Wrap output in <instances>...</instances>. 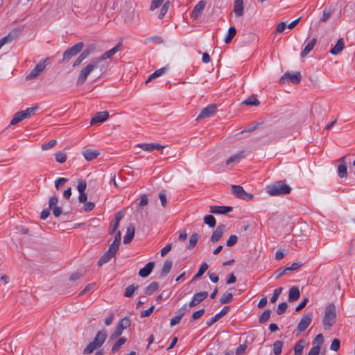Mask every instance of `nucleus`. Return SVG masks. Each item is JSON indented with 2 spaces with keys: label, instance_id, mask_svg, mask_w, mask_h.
<instances>
[{
  "label": "nucleus",
  "instance_id": "obj_46",
  "mask_svg": "<svg viewBox=\"0 0 355 355\" xmlns=\"http://www.w3.org/2000/svg\"><path fill=\"white\" fill-rule=\"evenodd\" d=\"M271 314L270 309L265 310L259 318V322L261 324L265 323L268 320Z\"/></svg>",
  "mask_w": 355,
  "mask_h": 355
},
{
  "label": "nucleus",
  "instance_id": "obj_21",
  "mask_svg": "<svg viewBox=\"0 0 355 355\" xmlns=\"http://www.w3.org/2000/svg\"><path fill=\"white\" fill-rule=\"evenodd\" d=\"M107 338V332L105 330H101L99 331L95 338H94L93 341L95 344L97 345L98 347H101L103 343H105Z\"/></svg>",
  "mask_w": 355,
  "mask_h": 355
},
{
  "label": "nucleus",
  "instance_id": "obj_29",
  "mask_svg": "<svg viewBox=\"0 0 355 355\" xmlns=\"http://www.w3.org/2000/svg\"><path fill=\"white\" fill-rule=\"evenodd\" d=\"M345 46V42L343 38H340L336 45L330 50V53L332 55L339 54Z\"/></svg>",
  "mask_w": 355,
  "mask_h": 355
},
{
  "label": "nucleus",
  "instance_id": "obj_12",
  "mask_svg": "<svg viewBox=\"0 0 355 355\" xmlns=\"http://www.w3.org/2000/svg\"><path fill=\"white\" fill-rule=\"evenodd\" d=\"M217 110V107L214 104H211L207 106L206 107L203 108L198 115L197 120H199L200 119L210 117L213 116Z\"/></svg>",
  "mask_w": 355,
  "mask_h": 355
},
{
  "label": "nucleus",
  "instance_id": "obj_10",
  "mask_svg": "<svg viewBox=\"0 0 355 355\" xmlns=\"http://www.w3.org/2000/svg\"><path fill=\"white\" fill-rule=\"evenodd\" d=\"M301 74L300 72L290 73L286 72L279 80L281 84H284L286 82H291L294 84H297L301 81Z\"/></svg>",
  "mask_w": 355,
  "mask_h": 355
},
{
  "label": "nucleus",
  "instance_id": "obj_20",
  "mask_svg": "<svg viewBox=\"0 0 355 355\" xmlns=\"http://www.w3.org/2000/svg\"><path fill=\"white\" fill-rule=\"evenodd\" d=\"M233 210L232 207L229 206H211L210 212L212 214H225Z\"/></svg>",
  "mask_w": 355,
  "mask_h": 355
},
{
  "label": "nucleus",
  "instance_id": "obj_41",
  "mask_svg": "<svg viewBox=\"0 0 355 355\" xmlns=\"http://www.w3.org/2000/svg\"><path fill=\"white\" fill-rule=\"evenodd\" d=\"M208 267L209 266H208L207 263H203L201 265V266L200 267L198 272L193 277L192 281H195V280L199 279L205 272V271L208 269Z\"/></svg>",
  "mask_w": 355,
  "mask_h": 355
},
{
  "label": "nucleus",
  "instance_id": "obj_16",
  "mask_svg": "<svg viewBox=\"0 0 355 355\" xmlns=\"http://www.w3.org/2000/svg\"><path fill=\"white\" fill-rule=\"evenodd\" d=\"M338 162H340V164L338 166V176L342 178L347 177V164L345 162V156H343L338 159Z\"/></svg>",
  "mask_w": 355,
  "mask_h": 355
},
{
  "label": "nucleus",
  "instance_id": "obj_59",
  "mask_svg": "<svg viewBox=\"0 0 355 355\" xmlns=\"http://www.w3.org/2000/svg\"><path fill=\"white\" fill-rule=\"evenodd\" d=\"M68 181L67 178H60L55 182V187L58 190L62 185H64Z\"/></svg>",
  "mask_w": 355,
  "mask_h": 355
},
{
  "label": "nucleus",
  "instance_id": "obj_37",
  "mask_svg": "<svg viewBox=\"0 0 355 355\" xmlns=\"http://www.w3.org/2000/svg\"><path fill=\"white\" fill-rule=\"evenodd\" d=\"M333 11V9L330 7L324 8L320 21L322 22H326L331 16Z\"/></svg>",
  "mask_w": 355,
  "mask_h": 355
},
{
  "label": "nucleus",
  "instance_id": "obj_1",
  "mask_svg": "<svg viewBox=\"0 0 355 355\" xmlns=\"http://www.w3.org/2000/svg\"><path fill=\"white\" fill-rule=\"evenodd\" d=\"M336 308L334 304L331 303L329 304L326 308L324 311V315L323 317V324L324 328L325 330H330L331 327L336 322Z\"/></svg>",
  "mask_w": 355,
  "mask_h": 355
},
{
  "label": "nucleus",
  "instance_id": "obj_19",
  "mask_svg": "<svg viewBox=\"0 0 355 355\" xmlns=\"http://www.w3.org/2000/svg\"><path fill=\"white\" fill-rule=\"evenodd\" d=\"M119 51H120V46H119V45H116L115 47L106 51L101 56L96 58L95 60L99 64L101 61H103L105 59L111 58L116 53H117Z\"/></svg>",
  "mask_w": 355,
  "mask_h": 355
},
{
  "label": "nucleus",
  "instance_id": "obj_8",
  "mask_svg": "<svg viewBox=\"0 0 355 355\" xmlns=\"http://www.w3.org/2000/svg\"><path fill=\"white\" fill-rule=\"evenodd\" d=\"M232 193L238 198L250 201L253 198V195L248 193L240 185H232Z\"/></svg>",
  "mask_w": 355,
  "mask_h": 355
},
{
  "label": "nucleus",
  "instance_id": "obj_43",
  "mask_svg": "<svg viewBox=\"0 0 355 355\" xmlns=\"http://www.w3.org/2000/svg\"><path fill=\"white\" fill-rule=\"evenodd\" d=\"M283 343L280 340H276L273 344V353L275 355H279L282 353Z\"/></svg>",
  "mask_w": 355,
  "mask_h": 355
},
{
  "label": "nucleus",
  "instance_id": "obj_23",
  "mask_svg": "<svg viewBox=\"0 0 355 355\" xmlns=\"http://www.w3.org/2000/svg\"><path fill=\"white\" fill-rule=\"evenodd\" d=\"M206 6V3L204 1H199L194 7L192 12V17L194 19H198L202 14V10H204Z\"/></svg>",
  "mask_w": 355,
  "mask_h": 355
},
{
  "label": "nucleus",
  "instance_id": "obj_48",
  "mask_svg": "<svg viewBox=\"0 0 355 355\" xmlns=\"http://www.w3.org/2000/svg\"><path fill=\"white\" fill-rule=\"evenodd\" d=\"M121 232L119 231L116 232L114 236V240L112 242V243L110 245V246L114 247L115 249L119 250V248L121 243Z\"/></svg>",
  "mask_w": 355,
  "mask_h": 355
},
{
  "label": "nucleus",
  "instance_id": "obj_60",
  "mask_svg": "<svg viewBox=\"0 0 355 355\" xmlns=\"http://www.w3.org/2000/svg\"><path fill=\"white\" fill-rule=\"evenodd\" d=\"M22 31L21 28H17L13 29L12 31H10L8 34L11 37H12L14 40L17 39L19 35L21 34Z\"/></svg>",
  "mask_w": 355,
  "mask_h": 355
},
{
  "label": "nucleus",
  "instance_id": "obj_14",
  "mask_svg": "<svg viewBox=\"0 0 355 355\" xmlns=\"http://www.w3.org/2000/svg\"><path fill=\"white\" fill-rule=\"evenodd\" d=\"M207 297H208V292H207V291L199 292V293L194 294L191 301L189 304V307L191 308V307L197 306L201 302H202L205 299H206Z\"/></svg>",
  "mask_w": 355,
  "mask_h": 355
},
{
  "label": "nucleus",
  "instance_id": "obj_52",
  "mask_svg": "<svg viewBox=\"0 0 355 355\" xmlns=\"http://www.w3.org/2000/svg\"><path fill=\"white\" fill-rule=\"evenodd\" d=\"M57 144V141L53 139L51 140L47 143L43 144L41 146L42 150H47L54 147Z\"/></svg>",
  "mask_w": 355,
  "mask_h": 355
},
{
  "label": "nucleus",
  "instance_id": "obj_13",
  "mask_svg": "<svg viewBox=\"0 0 355 355\" xmlns=\"http://www.w3.org/2000/svg\"><path fill=\"white\" fill-rule=\"evenodd\" d=\"M312 315L311 313L303 315L297 325V329L299 332L304 331L309 326L312 320Z\"/></svg>",
  "mask_w": 355,
  "mask_h": 355
},
{
  "label": "nucleus",
  "instance_id": "obj_31",
  "mask_svg": "<svg viewBox=\"0 0 355 355\" xmlns=\"http://www.w3.org/2000/svg\"><path fill=\"white\" fill-rule=\"evenodd\" d=\"M167 70V67H164L161 69H159L154 71L146 80V84H148L150 81H151L153 79H155L156 78H158L161 76L162 74H164L166 71Z\"/></svg>",
  "mask_w": 355,
  "mask_h": 355
},
{
  "label": "nucleus",
  "instance_id": "obj_18",
  "mask_svg": "<svg viewBox=\"0 0 355 355\" xmlns=\"http://www.w3.org/2000/svg\"><path fill=\"white\" fill-rule=\"evenodd\" d=\"M109 117V113L106 111L97 112L90 121L91 125L96 123H103Z\"/></svg>",
  "mask_w": 355,
  "mask_h": 355
},
{
  "label": "nucleus",
  "instance_id": "obj_64",
  "mask_svg": "<svg viewBox=\"0 0 355 355\" xmlns=\"http://www.w3.org/2000/svg\"><path fill=\"white\" fill-rule=\"evenodd\" d=\"M95 207V204L94 202H85L84 204V206H83V209L85 211H92Z\"/></svg>",
  "mask_w": 355,
  "mask_h": 355
},
{
  "label": "nucleus",
  "instance_id": "obj_24",
  "mask_svg": "<svg viewBox=\"0 0 355 355\" xmlns=\"http://www.w3.org/2000/svg\"><path fill=\"white\" fill-rule=\"evenodd\" d=\"M244 6L243 0H234V12L236 16L241 17L243 15Z\"/></svg>",
  "mask_w": 355,
  "mask_h": 355
},
{
  "label": "nucleus",
  "instance_id": "obj_47",
  "mask_svg": "<svg viewBox=\"0 0 355 355\" xmlns=\"http://www.w3.org/2000/svg\"><path fill=\"white\" fill-rule=\"evenodd\" d=\"M138 288V286H135L134 284L128 286L125 288V291L124 293V296L126 297H130L134 294L135 291Z\"/></svg>",
  "mask_w": 355,
  "mask_h": 355
},
{
  "label": "nucleus",
  "instance_id": "obj_27",
  "mask_svg": "<svg viewBox=\"0 0 355 355\" xmlns=\"http://www.w3.org/2000/svg\"><path fill=\"white\" fill-rule=\"evenodd\" d=\"M83 155L87 161H92L99 155V153L96 150L86 149L83 152Z\"/></svg>",
  "mask_w": 355,
  "mask_h": 355
},
{
  "label": "nucleus",
  "instance_id": "obj_45",
  "mask_svg": "<svg viewBox=\"0 0 355 355\" xmlns=\"http://www.w3.org/2000/svg\"><path fill=\"white\" fill-rule=\"evenodd\" d=\"M204 223L209 225V227H214L216 225V221L212 215H207L204 217Z\"/></svg>",
  "mask_w": 355,
  "mask_h": 355
},
{
  "label": "nucleus",
  "instance_id": "obj_26",
  "mask_svg": "<svg viewBox=\"0 0 355 355\" xmlns=\"http://www.w3.org/2000/svg\"><path fill=\"white\" fill-rule=\"evenodd\" d=\"M154 266V262L148 263L144 268L139 270V275L141 277H147L152 272Z\"/></svg>",
  "mask_w": 355,
  "mask_h": 355
},
{
  "label": "nucleus",
  "instance_id": "obj_5",
  "mask_svg": "<svg viewBox=\"0 0 355 355\" xmlns=\"http://www.w3.org/2000/svg\"><path fill=\"white\" fill-rule=\"evenodd\" d=\"M38 107L35 106L33 107H28L25 110L18 112L15 114L12 119L11 120L10 125H14L21 122L24 119H28L33 115L36 110H37Z\"/></svg>",
  "mask_w": 355,
  "mask_h": 355
},
{
  "label": "nucleus",
  "instance_id": "obj_56",
  "mask_svg": "<svg viewBox=\"0 0 355 355\" xmlns=\"http://www.w3.org/2000/svg\"><path fill=\"white\" fill-rule=\"evenodd\" d=\"M287 307H288V305H287L286 302L280 303L278 305L277 309V315L283 314L286 311Z\"/></svg>",
  "mask_w": 355,
  "mask_h": 355
},
{
  "label": "nucleus",
  "instance_id": "obj_6",
  "mask_svg": "<svg viewBox=\"0 0 355 355\" xmlns=\"http://www.w3.org/2000/svg\"><path fill=\"white\" fill-rule=\"evenodd\" d=\"M83 42H78L74 46L67 49L63 53L62 60L60 61L62 63L68 62L72 57L78 55L83 49Z\"/></svg>",
  "mask_w": 355,
  "mask_h": 355
},
{
  "label": "nucleus",
  "instance_id": "obj_34",
  "mask_svg": "<svg viewBox=\"0 0 355 355\" xmlns=\"http://www.w3.org/2000/svg\"><path fill=\"white\" fill-rule=\"evenodd\" d=\"M306 345V342L304 340H300L294 346V354L295 355H302V351Z\"/></svg>",
  "mask_w": 355,
  "mask_h": 355
},
{
  "label": "nucleus",
  "instance_id": "obj_9",
  "mask_svg": "<svg viewBox=\"0 0 355 355\" xmlns=\"http://www.w3.org/2000/svg\"><path fill=\"white\" fill-rule=\"evenodd\" d=\"M121 15L125 23H134L136 20L135 9L132 6L123 9Z\"/></svg>",
  "mask_w": 355,
  "mask_h": 355
},
{
  "label": "nucleus",
  "instance_id": "obj_28",
  "mask_svg": "<svg viewBox=\"0 0 355 355\" xmlns=\"http://www.w3.org/2000/svg\"><path fill=\"white\" fill-rule=\"evenodd\" d=\"M300 296V292L299 288L296 286H293L289 290L288 300L290 302H295L299 299Z\"/></svg>",
  "mask_w": 355,
  "mask_h": 355
},
{
  "label": "nucleus",
  "instance_id": "obj_32",
  "mask_svg": "<svg viewBox=\"0 0 355 355\" xmlns=\"http://www.w3.org/2000/svg\"><path fill=\"white\" fill-rule=\"evenodd\" d=\"M173 266V262L171 260L167 259L165 261L162 269L160 272V275L162 277H165L170 272Z\"/></svg>",
  "mask_w": 355,
  "mask_h": 355
},
{
  "label": "nucleus",
  "instance_id": "obj_25",
  "mask_svg": "<svg viewBox=\"0 0 355 355\" xmlns=\"http://www.w3.org/2000/svg\"><path fill=\"white\" fill-rule=\"evenodd\" d=\"M135 228L132 224H130L127 228V232L123 238L124 244H128L135 236Z\"/></svg>",
  "mask_w": 355,
  "mask_h": 355
},
{
  "label": "nucleus",
  "instance_id": "obj_40",
  "mask_svg": "<svg viewBox=\"0 0 355 355\" xmlns=\"http://www.w3.org/2000/svg\"><path fill=\"white\" fill-rule=\"evenodd\" d=\"M236 30L235 27H234V26L230 27L228 29L227 35L226 37L225 38V42L226 44L230 43L232 41V40L234 38V37L236 35Z\"/></svg>",
  "mask_w": 355,
  "mask_h": 355
},
{
  "label": "nucleus",
  "instance_id": "obj_4",
  "mask_svg": "<svg viewBox=\"0 0 355 355\" xmlns=\"http://www.w3.org/2000/svg\"><path fill=\"white\" fill-rule=\"evenodd\" d=\"M51 64V59L46 58L40 60L31 71L26 76V80H33L37 78L42 73L44 72L48 65Z\"/></svg>",
  "mask_w": 355,
  "mask_h": 355
},
{
  "label": "nucleus",
  "instance_id": "obj_17",
  "mask_svg": "<svg viewBox=\"0 0 355 355\" xmlns=\"http://www.w3.org/2000/svg\"><path fill=\"white\" fill-rule=\"evenodd\" d=\"M225 227H226V226L223 224H221L216 227V229L213 232V234L211 236V242L216 243L220 239V238L222 237V236L225 230Z\"/></svg>",
  "mask_w": 355,
  "mask_h": 355
},
{
  "label": "nucleus",
  "instance_id": "obj_58",
  "mask_svg": "<svg viewBox=\"0 0 355 355\" xmlns=\"http://www.w3.org/2000/svg\"><path fill=\"white\" fill-rule=\"evenodd\" d=\"M238 241V236L236 235H231L228 240L227 241L226 245L228 247H232Z\"/></svg>",
  "mask_w": 355,
  "mask_h": 355
},
{
  "label": "nucleus",
  "instance_id": "obj_42",
  "mask_svg": "<svg viewBox=\"0 0 355 355\" xmlns=\"http://www.w3.org/2000/svg\"><path fill=\"white\" fill-rule=\"evenodd\" d=\"M159 287V284L158 283L155 282H151L146 288V290H145V293L146 295H151L153 294L155 291L157 290Z\"/></svg>",
  "mask_w": 355,
  "mask_h": 355
},
{
  "label": "nucleus",
  "instance_id": "obj_50",
  "mask_svg": "<svg viewBox=\"0 0 355 355\" xmlns=\"http://www.w3.org/2000/svg\"><path fill=\"white\" fill-rule=\"evenodd\" d=\"M233 295L232 293L226 292L223 293L222 297L220 299V302L221 304H226L230 302L232 300Z\"/></svg>",
  "mask_w": 355,
  "mask_h": 355
},
{
  "label": "nucleus",
  "instance_id": "obj_49",
  "mask_svg": "<svg viewBox=\"0 0 355 355\" xmlns=\"http://www.w3.org/2000/svg\"><path fill=\"white\" fill-rule=\"evenodd\" d=\"M55 157L58 163L62 164L67 160V154L62 152H57L55 154Z\"/></svg>",
  "mask_w": 355,
  "mask_h": 355
},
{
  "label": "nucleus",
  "instance_id": "obj_55",
  "mask_svg": "<svg viewBox=\"0 0 355 355\" xmlns=\"http://www.w3.org/2000/svg\"><path fill=\"white\" fill-rule=\"evenodd\" d=\"M248 342L245 341L243 344L240 345L239 347L236 350V355H243L247 347H248Z\"/></svg>",
  "mask_w": 355,
  "mask_h": 355
},
{
  "label": "nucleus",
  "instance_id": "obj_54",
  "mask_svg": "<svg viewBox=\"0 0 355 355\" xmlns=\"http://www.w3.org/2000/svg\"><path fill=\"white\" fill-rule=\"evenodd\" d=\"M282 287L277 288L274 291L273 295L270 298L271 303H275L277 301L279 295L282 293Z\"/></svg>",
  "mask_w": 355,
  "mask_h": 355
},
{
  "label": "nucleus",
  "instance_id": "obj_51",
  "mask_svg": "<svg viewBox=\"0 0 355 355\" xmlns=\"http://www.w3.org/2000/svg\"><path fill=\"white\" fill-rule=\"evenodd\" d=\"M159 198L160 200L162 206L165 207L167 205L166 191L165 190H162L159 192Z\"/></svg>",
  "mask_w": 355,
  "mask_h": 355
},
{
  "label": "nucleus",
  "instance_id": "obj_61",
  "mask_svg": "<svg viewBox=\"0 0 355 355\" xmlns=\"http://www.w3.org/2000/svg\"><path fill=\"white\" fill-rule=\"evenodd\" d=\"M187 304H184L180 309L178 310L176 312V315L179 317L180 319L186 314L187 313Z\"/></svg>",
  "mask_w": 355,
  "mask_h": 355
},
{
  "label": "nucleus",
  "instance_id": "obj_39",
  "mask_svg": "<svg viewBox=\"0 0 355 355\" xmlns=\"http://www.w3.org/2000/svg\"><path fill=\"white\" fill-rule=\"evenodd\" d=\"M126 338L125 337H121L113 345L112 348V352L116 353L117 352L121 347L125 343Z\"/></svg>",
  "mask_w": 355,
  "mask_h": 355
},
{
  "label": "nucleus",
  "instance_id": "obj_44",
  "mask_svg": "<svg viewBox=\"0 0 355 355\" xmlns=\"http://www.w3.org/2000/svg\"><path fill=\"white\" fill-rule=\"evenodd\" d=\"M198 234L197 233H193L192 234V235L191 236L190 239H189V245H188V249L189 250H191L193 249L197 242H198Z\"/></svg>",
  "mask_w": 355,
  "mask_h": 355
},
{
  "label": "nucleus",
  "instance_id": "obj_63",
  "mask_svg": "<svg viewBox=\"0 0 355 355\" xmlns=\"http://www.w3.org/2000/svg\"><path fill=\"white\" fill-rule=\"evenodd\" d=\"M58 202V199L56 196H51L49 201V207L51 209L52 207H57L56 205Z\"/></svg>",
  "mask_w": 355,
  "mask_h": 355
},
{
  "label": "nucleus",
  "instance_id": "obj_33",
  "mask_svg": "<svg viewBox=\"0 0 355 355\" xmlns=\"http://www.w3.org/2000/svg\"><path fill=\"white\" fill-rule=\"evenodd\" d=\"M243 157H244V153L240 152L229 157L226 161V164L229 165L232 163H238Z\"/></svg>",
  "mask_w": 355,
  "mask_h": 355
},
{
  "label": "nucleus",
  "instance_id": "obj_3",
  "mask_svg": "<svg viewBox=\"0 0 355 355\" xmlns=\"http://www.w3.org/2000/svg\"><path fill=\"white\" fill-rule=\"evenodd\" d=\"M98 67V63L94 59L90 63H89L85 67H84L80 72L76 81V86L83 85L86 81L88 76L91 72Z\"/></svg>",
  "mask_w": 355,
  "mask_h": 355
},
{
  "label": "nucleus",
  "instance_id": "obj_15",
  "mask_svg": "<svg viewBox=\"0 0 355 355\" xmlns=\"http://www.w3.org/2000/svg\"><path fill=\"white\" fill-rule=\"evenodd\" d=\"M229 309H230L229 306H224L218 313H217L216 315H215V316L211 318L206 322V324H207V326L209 327V326L212 325L213 324L216 322L218 320H220L222 317L225 315L227 313Z\"/></svg>",
  "mask_w": 355,
  "mask_h": 355
},
{
  "label": "nucleus",
  "instance_id": "obj_36",
  "mask_svg": "<svg viewBox=\"0 0 355 355\" xmlns=\"http://www.w3.org/2000/svg\"><path fill=\"white\" fill-rule=\"evenodd\" d=\"M242 104L245 105L258 106L260 104V102L255 96H251L243 101Z\"/></svg>",
  "mask_w": 355,
  "mask_h": 355
},
{
  "label": "nucleus",
  "instance_id": "obj_38",
  "mask_svg": "<svg viewBox=\"0 0 355 355\" xmlns=\"http://www.w3.org/2000/svg\"><path fill=\"white\" fill-rule=\"evenodd\" d=\"M99 348L96 344L94 343L92 340L90 342L87 347L83 349V354L85 355H88L92 354L95 349Z\"/></svg>",
  "mask_w": 355,
  "mask_h": 355
},
{
  "label": "nucleus",
  "instance_id": "obj_7",
  "mask_svg": "<svg viewBox=\"0 0 355 355\" xmlns=\"http://www.w3.org/2000/svg\"><path fill=\"white\" fill-rule=\"evenodd\" d=\"M130 325V320L129 318L125 317L121 319L117 324L114 332L110 336V340H114L119 338L124 329H127Z\"/></svg>",
  "mask_w": 355,
  "mask_h": 355
},
{
  "label": "nucleus",
  "instance_id": "obj_30",
  "mask_svg": "<svg viewBox=\"0 0 355 355\" xmlns=\"http://www.w3.org/2000/svg\"><path fill=\"white\" fill-rule=\"evenodd\" d=\"M317 39L313 38L304 48L302 51L300 55L302 57L306 56L309 52L313 49L314 46L316 44Z\"/></svg>",
  "mask_w": 355,
  "mask_h": 355
},
{
  "label": "nucleus",
  "instance_id": "obj_57",
  "mask_svg": "<svg viewBox=\"0 0 355 355\" xmlns=\"http://www.w3.org/2000/svg\"><path fill=\"white\" fill-rule=\"evenodd\" d=\"M340 342L338 338H334L331 344L330 349L337 352L340 348Z\"/></svg>",
  "mask_w": 355,
  "mask_h": 355
},
{
  "label": "nucleus",
  "instance_id": "obj_22",
  "mask_svg": "<svg viewBox=\"0 0 355 355\" xmlns=\"http://www.w3.org/2000/svg\"><path fill=\"white\" fill-rule=\"evenodd\" d=\"M137 147L141 148L144 151H153L154 150L163 149L164 147L158 144H139Z\"/></svg>",
  "mask_w": 355,
  "mask_h": 355
},
{
  "label": "nucleus",
  "instance_id": "obj_53",
  "mask_svg": "<svg viewBox=\"0 0 355 355\" xmlns=\"http://www.w3.org/2000/svg\"><path fill=\"white\" fill-rule=\"evenodd\" d=\"M170 2L168 1L165 2V3L162 7L158 17L159 19H162L164 17V16L166 15V13L168 11V7H169Z\"/></svg>",
  "mask_w": 355,
  "mask_h": 355
},
{
  "label": "nucleus",
  "instance_id": "obj_35",
  "mask_svg": "<svg viewBox=\"0 0 355 355\" xmlns=\"http://www.w3.org/2000/svg\"><path fill=\"white\" fill-rule=\"evenodd\" d=\"M90 52L88 50H85L83 52L80 53V55L78 57V58L73 62V67H75L78 65H79L85 58H87Z\"/></svg>",
  "mask_w": 355,
  "mask_h": 355
},
{
  "label": "nucleus",
  "instance_id": "obj_62",
  "mask_svg": "<svg viewBox=\"0 0 355 355\" xmlns=\"http://www.w3.org/2000/svg\"><path fill=\"white\" fill-rule=\"evenodd\" d=\"M205 313V309H200L193 313L191 317V321L199 319Z\"/></svg>",
  "mask_w": 355,
  "mask_h": 355
},
{
  "label": "nucleus",
  "instance_id": "obj_2",
  "mask_svg": "<svg viewBox=\"0 0 355 355\" xmlns=\"http://www.w3.org/2000/svg\"><path fill=\"white\" fill-rule=\"evenodd\" d=\"M291 191V188L288 185L284 184L281 181L277 182L267 187V192L270 196L287 194L289 193Z\"/></svg>",
  "mask_w": 355,
  "mask_h": 355
},
{
  "label": "nucleus",
  "instance_id": "obj_11",
  "mask_svg": "<svg viewBox=\"0 0 355 355\" xmlns=\"http://www.w3.org/2000/svg\"><path fill=\"white\" fill-rule=\"evenodd\" d=\"M117 252L118 250L110 245L107 251H106L98 260V266L101 267L103 264L110 261V260L116 255Z\"/></svg>",
  "mask_w": 355,
  "mask_h": 355
}]
</instances>
